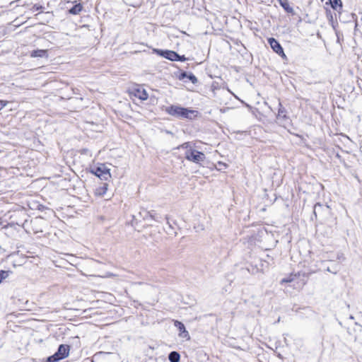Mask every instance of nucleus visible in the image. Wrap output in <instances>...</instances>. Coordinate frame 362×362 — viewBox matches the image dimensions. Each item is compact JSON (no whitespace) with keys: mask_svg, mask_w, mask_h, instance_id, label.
<instances>
[{"mask_svg":"<svg viewBox=\"0 0 362 362\" xmlns=\"http://www.w3.org/2000/svg\"><path fill=\"white\" fill-rule=\"evenodd\" d=\"M179 148L186 149L185 157L190 162L200 163L206 159L205 154L195 149L189 142L184 143Z\"/></svg>","mask_w":362,"mask_h":362,"instance_id":"nucleus-1","label":"nucleus"},{"mask_svg":"<svg viewBox=\"0 0 362 362\" xmlns=\"http://www.w3.org/2000/svg\"><path fill=\"white\" fill-rule=\"evenodd\" d=\"M129 96L134 99L137 98L141 101L146 100L148 98V93H147L145 88L139 84H134L127 89Z\"/></svg>","mask_w":362,"mask_h":362,"instance_id":"nucleus-2","label":"nucleus"},{"mask_svg":"<svg viewBox=\"0 0 362 362\" xmlns=\"http://www.w3.org/2000/svg\"><path fill=\"white\" fill-rule=\"evenodd\" d=\"M90 173L101 180L107 181L111 178L110 169L103 163H98L90 168Z\"/></svg>","mask_w":362,"mask_h":362,"instance_id":"nucleus-3","label":"nucleus"},{"mask_svg":"<svg viewBox=\"0 0 362 362\" xmlns=\"http://www.w3.org/2000/svg\"><path fill=\"white\" fill-rule=\"evenodd\" d=\"M69 346L62 344L59 346L57 351L52 356L48 357L47 362H57L66 358L69 354Z\"/></svg>","mask_w":362,"mask_h":362,"instance_id":"nucleus-4","label":"nucleus"},{"mask_svg":"<svg viewBox=\"0 0 362 362\" xmlns=\"http://www.w3.org/2000/svg\"><path fill=\"white\" fill-rule=\"evenodd\" d=\"M174 325L179 330L178 336L180 338L185 339L187 341L190 340V336L189 332L186 330L184 324L180 321L175 320L174 321Z\"/></svg>","mask_w":362,"mask_h":362,"instance_id":"nucleus-5","label":"nucleus"},{"mask_svg":"<svg viewBox=\"0 0 362 362\" xmlns=\"http://www.w3.org/2000/svg\"><path fill=\"white\" fill-rule=\"evenodd\" d=\"M268 42L272 49L276 54L282 57L284 59H286V56L284 52L282 47L274 38H269L268 40Z\"/></svg>","mask_w":362,"mask_h":362,"instance_id":"nucleus-6","label":"nucleus"},{"mask_svg":"<svg viewBox=\"0 0 362 362\" xmlns=\"http://www.w3.org/2000/svg\"><path fill=\"white\" fill-rule=\"evenodd\" d=\"M139 214L148 223H151L153 221H158V216L153 211L143 210L140 211Z\"/></svg>","mask_w":362,"mask_h":362,"instance_id":"nucleus-7","label":"nucleus"},{"mask_svg":"<svg viewBox=\"0 0 362 362\" xmlns=\"http://www.w3.org/2000/svg\"><path fill=\"white\" fill-rule=\"evenodd\" d=\"M155 52L158 54L159 55L168 59H170L171 61H177L178 57H179V55L173 52V51H170V50H160V49H156Z\"/></svg>","mask_w":362,"mask_h":362,"instance_id":"nucleus-8","label":"nucleus"},{"mask_svg":"<svg viewBox=\"0 0 362 362\" xmlns=\"http://www.w3.org/2000/svg\"><path fill=\"white\" fill-rule=\"evenodd\" d=\"M108 189V184L103 183L101 185L97 187L94 191V194L96 197H103L107 192Z\"/></svg>","mask_w":362,"mask_h":362,"instance_id":"nucleus-9","label":"nucleus"},{"mask_svg":"<svg viewBox=\"0 0 362 362\" xmlns=\"http://www.w3.org/2000/svg\"><path fill=\"white\" fill-rule=\"evenodd\" d=\"M31 57H47V50L45 49H37L34 50L30 53Z\"/></svg>","mask_w":362,"mask_h":362,"instance_id":"nucleus-10","label":"nucleus"},{"mask_svg":"<svg viewBox=\"0 0 362 362\" xmlns=\"http://www.w3.org/2000/svg\"><path fill=\"white\" fill-rule=\"evenodd\" d=\"M166 111L168 112V113H185L184 109L177 106H170Z\"/></svg>","mask_w":362,"mask_h":362,"instance_id":"nucleus-11","label":"nucleus"},{"mask_svg":"<svg viewBox=\"0 0 362 362\" xmlns=\"http://www.w3.org/2000/svg\"><path fill=\"white\" fill-rule=\"evenodd\" d=\"M82 8L83 6L81 4H76L69 10V13L74 15L78 14L81 11Z\"/></svg>","mask_w":362,"mask_h":362,"instance_id":"nucleus-12","label":"nucleus"},{"mask_svg":"<svg viewBox=\"0 0 362 362\" xmlns=\"http://www.w3.org/2000/svg\"><path fill=\"white\" fill-rule=\"evenodd\" d=\"M168 358L171 362H178L180 361V354L175 351H173L169 354Z\"/></svg>","mask_w":362,"mask_h":362,"instance_id":"nucleus-13","label":"nucleus"},{"mask_svg":"<svg viewBox=\"0 0 362 362\" xmlns=\"http://www.w3.org/2000/svg\"><path fill=\"white\" fill-rule=\"evenodd\" d=\"M332 7L334 9L340 8L341 7V0H329Z\"/></svg>","mask_w":362,"mask_h":362,"instance_id":"nucleus-14","label":"nucleus"},{"mask_svg":"<svg viewBox=\"0 0 362 362\" xmlns=\"http://www.w3.org/2000/svg\"><path fill=\"white\" fill-rule=\"evenodd\" d=\"M9 274H10V272H9V271H4V270L0 271V284H1V283L4 279H6V278H8V277Z\"/></svg>","mask_w":362,"mask_h":362,"instance_id":"nucleus-15","label":"nucleus"},{"mask_svg":"<svg viewBox=\"0 0 362 362\" xmlns=\"http://www.w3.org/2000/svg\"><path fill=\"white\" fill-rule=\"evenodd\" d=\"M187 78L193 83H196L197 82V77L193 75L192 74H188V76Z\"/></svg>","mask_w":362,"mask_h":362,"instance_id":"nucleus-16","label":"nucleus"},{"mask_svg":"<svg viewBox=\"0 0 362 362\" xmlns=\"http://www.w3.org/2000/svg\"><path fill=\"white\" fill-rule=\"evenodd\" d=\"M217 165L221 168H228V165L222 161H218L217 163Z\"/></svg>","mask_w":362,"mask_h":362,"instance_id":"nucleus-17","label":"nucleus"},{"mask_svg":"<svg viewBox=\"0 0 362 362\" xmlns=\"http://www.w3.org/2000/svg\"><path fill=\"white\" fill-rule=\"evenodd\" d=\"M281 4L286 11H289L291 10L288 8V4L287 1L281 2Z\"/></svg>","mask_w":362,"mask_h":362,"instance_id":"nucleus-18","label":"nucleus"},{"mask_svg":"<svg viewBox=\"0 0 362 362\" xmlns=\"http://www.w3.org/2000/svg\"><path fill=\"white\" fill-rule=\"evenodd\" d=\"M8 104L7 102L0 100V111L3 109L4 107H5Z\"/></svg>","mask_w":362,"mask_h":362,"instance_id":"nucleus-19","label":"nucleus"},{"mask_svg":"<svg viewBox=\"0 0 362 362\" xmlns=\"http://www.w3.org/2000/svg\"><path fill=\"white\" fill-rule=\"evenodd\" d=\"M188 74L185 72L182 73L179 77L180 79H183L184 78H187Z\"/></svg>","mask_w":362,"mask_h":362,"instance_id":"nucleus-20","label":"nucleus"},{"mask_svg":"<svg viewBox=\"0 0 362 362\" xmlns=\"http://www.w3.org/2000/svg\"><path fill=\"white\" fill-rule=\"evenodd\" d=\"M292 280H293L292 279H282V280H281V282H282V283H284V282H291V281H292Z\"/></svg>","mask_w":362,"mask_h":362,"instance_id":"nucleus-21","label":"nucleus"},{"mask_svg":"<svg viewBox=\"0 0 362 362\" xmlns=\"http://www.w3.org/2000/svg\"><path fill=\"white\" fill-rule=\"evenodd\" d=\"M177 60H179V61H185L186 58L184 56H182V57L179 56Z\"/></svg>","mask_w":362,"mask_h":362,"instance_id":"nucleus-22","label":"nucleus"},{"mask_svg":"<svg viewBox=\"0 0 362 362\" xmlns=\"http://www.w3.org/2000/svg\"><path fill=\"white\" fill-rule=\"evenodd\" d=\"M87 151H88V150H86V149L83 150V153H86Z\"/></svg>","mask_w":362,"mask_h":362,"instance_id":"nucleus-23","label":"nucleus"}]
</instances>
